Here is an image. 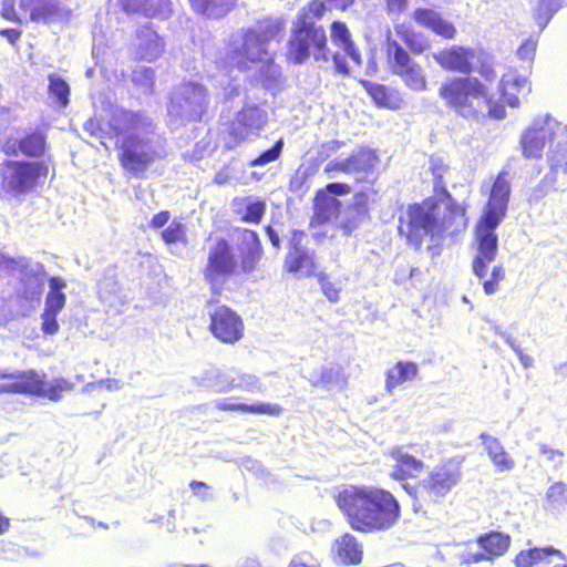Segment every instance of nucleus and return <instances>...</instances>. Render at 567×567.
Listing matches in <instances>:
<instances>
[{"label":"nucleus","mask_w":567,"mask_h":567,"mask_svg":"<svg viewBox=\"0 0 567 567\" xmlns=\"http://www.w3.org/2000/svg\"><path fill=\"white\" fill-rule=\"evenodd\" d=\"M390 456L395 462L391 477L398 481H404L408 477H414L422 472L424 463L411 455L408 446H395L391 450Z\"/></svg>","instance_id":"bb28decb"},{"label":"nucleus","mask_w":567,"mask_h":567,"mask_svg":"<svg viewBox=\"0 0 567 567\" xmlns=\"http://www.w3.org/2000/svg\"><path fill=\"white\" fill-rule=\"evenodd\" d=\"M97 293L101 302L109 309L107 311L121 312V307L126 300L113 270H106L99 280Z\"/></svg>","instance_id":"a878e982"},{"label":"nucleus","mask_w":567,"mask_h":567,"mask_svg":"<svg viewBox=\"0 0 567 567\" xmlns=\"http://www.w3.org/2000/svg\"><path fill=\"white\" fill-rule=\"evenodd\" d=\"M45 145L44 136L41 133H32L19 141L20 151L28 156H39L43 153Z\"/></svg>","instance_id":"603ef678"},{"label":"nucleus","mask_w":567,"mask_h":567,"mask_svg":"<svg viewBox=\"0 0 567 567\" xmlns=\"http://www.w3.org/2000/svg\"><path fill=\"white\" fill-rule=\"evenodd\" d=\"M331 39L333 44L341 49L344 54L336 52L332 54V61L336 72L348 75L349 66L346 55L355 64L361 65V55L351 40V34L347 25L340 21H336L331 25Z\"/></svg>","instance_id":"6ab92c4d"},{"label":"nucleus","mask_w":567,"mask_h":567,"mask_svg":"<svg viewBox=\"0 0 567 567\" xmlns=\"http://www.w3.org/2000/svg\"><path fill=\"white\" fill-rule=\"evenodd\" d=\"M306 237L303 231H291L284 262V268L297 278L310 277L316 270L315 251L302 245Z\"/></svg>","instance_id":"dca6fc26"},{"label":"nucleus","mask_w":567,"mask_h":567,"mask_svg":"<svg viewBox=\"0 0 567 567\" xmlns=\"http://www.w3.org/2000/svg\"><path fill=\"white\" fill-rule=\"evenodd\" d=\"M537 41L533 38L527 39L517 50L519 59L532 61L536 52Z\"/></svg>","instance_id":"338daca9"},{"label":"nucleus","mask_w":567,"mask_h":567,"mask_svg":"<svg viewBox=\"0 0 567 567\" xmlns=\"http://www.w3.org/2000/svg\"><path fill=\"white\" fill-rule=\"evenodd\" d=\"M478 48L452 45L433 54V59L444 70L467 76L474 71V59Z\"/></svg>","instance_id":"412c9836"},{"label":"nucleus","mask_w":567,"mask_h":567,"mask_svg":"<svg viewBox=\"0 0 567 567\" xmlns=\"http://www.w3.org/2000/svg\"><path fill=\"white\" fill-rule=\"evenodd\" d=\"M194 10L208 18H221L234 6V0H190Z\"/></svg>","instance_id":"37998d69"},{"label":"nucleus","mask_w":567,"mask_h":567,"mask_svg":"<svg viewBox=\"0 0 567 567\" xmlns=\"http://www.w3.org/2000/svg\"><path fill=\"white\" fill-rule=\"evenodd\" d=\"M155 71L150 66H138L132 73V82L144 93H152Z\"/></svg>","instance_id":"864d4df0"},{"label":"nucleus","mask_w":567,"mask_h":567,"mask_svg":"<svg viewBox=\"0 0 567 567\" xmlns=\"http://www.w3.org/2000/svg\"><path fill=\"white\" fill-rule=\"evenodd\" d=\"M20 287L18 295L30 303V307L34 302H39L45 284V270L44 267L39 262H30L25 259V264L22 265L19 270Z\"/></svg>","instance_id":"4be33fe9"},{"label":"nucleus","mask_w":567,"mask_h":567,"mask_svg":"<svg viewBox=\"0 0 567 567\" xmlns=\"http://www.w3.org/2000/svg\"><path fill=\"white\" fill-rule=\"evenodd\" d=\"M413 20L444 39L455 38L456 29L453 23L442 18L439 12L432 9H416L413 12Z\"/></svg>","instance_id":"c756f323"},{"label":"nucleus","mask_w":567,"mask_h":567,"mask_svg":"<svg viewBox=\"0 0 567 567\" xmlns=\"http://www.w3.org/2000/svg\"><path fill=\"white\" fill-rule=\"evenodd\" d=\"M109 126L116 135L123 168L134 176H141L156 159L167 155L166 138L142 113L115 107Z\"/></svg>","instance_id":"f257e3e1"},{"label":"nucleus","mask_w":567,"mask_h":567,"mask_svg":"<svg viewBox=\"0 0 567 567\" xmlns=\"http://www.w3.org/2000/svg\"><path fill=\"white\" fill-rule=\"evenodd\" d=\"M505 278V269L501 265H496L492 268L491 276L484 279H480L483 286V290L487 296L494 295L498 291L499 282Z\"/></svg>","instance_id":"13d9d810"},{"label":"nucleus","mask_w":567,"mask_h":567,"mask_svg":"<svg viewBox=\"0 0 567 567\" xmlns=\"http://www.w3.org/2000/svg\"><path fill=\"white\" fill-rule=\"evenodd\" d=\"M164 49L163 39L150 24H145L136 30L131 44V54L136 60L153 62L163 54Z\"/></svg>","instance_id":"5701e85b"},{"label":"nucleus","mask_w":567,"mask_h":567,"mask_svg":"<svg viewBox=\"0 0 567 567\" xmlns=\"http://www.w3.org/2000/svg\"><path fill=\"white\" fill-rule=\"evenodd\" d=\"M413 20L444 39L455 38L456 29L453 23L442 18L439 12L432 9H416L413 12Z\"/></svg>","instance_id":"c85d7f7f"},{"label":"nucleus","mask_w":567,"mask_h":567,"mask_svg":"<svg viewBox=\"0 0 567 567\" xmlns=\"http://www.w3.org/2000/svg\"><path fill=\"white\" fill-rule=\"evenodd\" d=\"M461 477L460 463L449 460L434 466L419 482V489L424 499L437 503L460 483Z\"/></svg>","instance_id":"9d476101"},{"label":"nucleus","mask_w":567,"mask_h":567,"mask_svg":"<svg viewBox=\"0 0 567 567\" xmlns=\"http://www.w3.org/2000/svg\"><path fill=\"white\" fill-rule=\"evenodd\" d=\"M474 62H476L474 70H476L486 82L492 83L496 80L497 74L494 70L493 56L488 52L478 48Z\"/></svg>","instance_id":"09e8293b"},{"label":"nucleus","mask_w":567,"mask_h":567,"mask_svg":"<svg viewBox=\"0 0 567 567\" xmlns=\"http://www.w3.org/2000/svg\"><path fill=\"white\" fill-rule=\"evenodd\" d=\"M550 555L560 556L561 553L553 547L522 550L516 555L514 564L516 567H533Z\"/></svg>","instance_id":"c03bdc74"},{"label":"nucleus","mask_w":567,"mask_h":567,"mask_svg":"<svg viewBox=\"0 0 567 567\" xmlns=\"http://www.w3.org/2000/svg\"><path fill=\"white\" fill-rule=\"evenodd\" d=\"M385 4L389 17L394 21L406 9L408 0H385Z\"/></svg>","instance_id":"69168bd1"},{"label":"nucleus","mask_w":567,"mask_h":567,"mask_svg":"<svg viewBox=\"0 0 567 567\" xmlns=\"http://www.w3.org/2000/svg\"><path fill=\"white\" fill-rule=\"evenodd\" d=\"M419 367L414 362H398L393 368L386 372L385 390L392 393L395 388L416 379Z\"/></svg>","instance_id":"58836bf2"},{"label":"nucleus","mask_w":567,"mask_h":567,"mask_svg":"<svg viewBox=\"0 0 567 567\" xmlns=\"http://www.w3.org/2000/svg\"><path fill=\"white\" fill-rule=\"evenodd\" d=\"M127 12L141 13L148 18L165 20L171 16L169 0H122Z\"/></svg>","instance_id":"2f4dec72"},{"label":"nucleus","mask_w":567,"mask_h":567,"mask_svg":"<svg viewBox=\"0 0 567 567\" xmlns=\"http://www.w3.org/2000/svg\"><path fill=\"white\" fill-rule=\"evenodd\" d=\"M284 29L280 19H267L255 28L234 34L216 61L224 69L246 70L249 63H261L275 76L279 73L274 64L270 42L277 40Z\"/></svg>","instance_id":"20e7f679"},{"label":"nucleus","mask_w":567,"mask_h":567,"mask_svg":"<svg viewBox=\"0 0 567 567\" xmlns=\"http://www.w3.org/2000/svg\"><path fill=\"white\" fill-rule=\"evenodd\" d=\"M65 281L59 277L49 279V292L45 298L44 310L59 315L65 306L66 297L63 293Z\"/></svg>","instance_id":"a19ab883"},{"label":"nucleus","mask_w":567,"mask_h":567,"mask_svg":"<svg viewBox=\"0 0 567 567\" xmlns=\"http://www.w3.org/2000/svg\"><path fill=\"white\" fill-rule=\"evenodd\" d=\"M235 213L246 223L258 224L266 212L265 202L249 198L235 202Z\"/></svg>","instance_id":"79ce46f5"},{"label":"nucleus","mask_w":567,"mask_h":567,"mask_svg":"<svg viewBox=\"0 0 567 567\" xmlns=\"http://www.w3.org/2000/svg\"><path fill=\"white\" fill-rule=\"evenodd\" d=\"M234 390L260 393L264 389L258 377L234 371Z\"/></svg>","instance_id":"5fc2aeb1"},{"label":"nucleus","mask_w":567,"mask_h":567,"mask_svg":"<svg viewBox=\"0 0 567 567\" xmlns=\"http://www.w3.org/2000/svg\"><path fill=\"white\" fill-rule=\"evenodd\" d=\"M44 377V374L41 375L33 370L23 372L19 375L11 374L9 378L13 381L9 383H1L0 393H28L44 396L51 401H59L62 398L63 392H70L73 390V384L63 378L45 382Z\"/></svg>","instance_id":"6e6552de"},{"label":"nucleus","mask_w":567,"mask_h":567,"mask_svg":"<svg viewBox=\"0 0 567 567\" xmlns=\"http://www.w3.org/2000/svg\"><path fill=\"white\" fill-rule=\"evenodd\" d=\"M209 93L199 82H183L171 92L167 105L168 124L178 128L187 123L197 122L209 105Z\"/></svg>","instance_id":"423d86ee"},{"label":"nucleus","mask_w":567,"mask_h":567,"mask_svg":"<svg viewBox=\"0 0 567 567\" xmlns=\"http://www.w3.org/2000/svg\"><path fill=\"white\" fill-rule=\"evenodd\" d=\"M56 317H58L56 313H51L45 310L41 315V319H42L41 327H42V331L45 334H55L59 331V323L56 321Z\"/></svg>","instance_id":"e2e57ef3"},{"label":"nucleus","mask_w":567,"mask_h":567,"mask_svg":"<svg viewBox=\"0 0 567 567\" xmlns=\"http://www.w3.org/2000/svg\"><path fill=\"white\" fill-rule=\"evenodd\" d=\"M498 89L504 102L512 107H517L519 105L517 93L527 94L530 92V85L527 78L513 71L503 75Z\"/></svg>","instance_id":"7c9ffc66"},{"label":"nucleus","mask_w":567,"mask_h":567,"mask_svg":"<svg viewBox=\"0 0 567 567\" xmlns=\"http://www.w3.org/2000/svg\"><path fill=\"white\" fill-rule=\"evenodd\" d=\"M509 194V182L506 178V173L502 172L493 184L488 203L481 218L489 217L501 223L506 215Z\"/></svg>","instance_id":"393cba45"},{"label":"nucleus","mask_w":567,"mask_h":567,"mask_svg":"<svg viewBox=\"0 0 567 567\" xmlns=\"http://www.w3.org/2000/svg\"><path fill=\"white\" fill-rule=\"evenodd\" d=\"M324 12V4L321 1L315 0L309 3L307 8H303L299 16L307 14L311 21L320 19Z\"/></svg>","instance_id":"774afa93"},{"label":"nucleus","mask_w":567,"mask_h":567,"mask_svg":"<svg viewBox=\"0 0 567 567\" xmlns=\"http://www.w3.org/2000/svg\"><path fill=\"white\" fill-rule=\"evenodd\" d=\"M533 10L536 23L540 30H544L548 24L554 13L558 10V4L555 0H528Z\"/></svg>","instance_id":"49530a36"},{"label":"nucleus","mask_w":567,"mask_h":567,"mask_svg":"<svg viewBox=\"0 0 567 567\" xmlns=\"http://www.w3.org/2000/svg\"><path fill=\"white\" fill-rule=\"evenodd\" d=\"M48 167L38 162H9L3 173L4 187L14 194H23L33 188L39 177L45 176Z\"/></svg>","instance_id":"ddd939ff"},{"label":"nucleus","mask_w":567,"mask_h":567,"mask_svg":"<svg viewBox=\"0 0 567 567\" xmlns=\"http://www.w3.org/2000/svg\"><path fill=\"white\" fill-rule=\"evenodd\" d=\"M341 203L339 199L323 192H319L315 199V215L312 223L322 225L329 221L338 224Z\"/></svg>","instance_id":"473e14b6"},{"label":"nucleus","mask_w":567,"mask_h":567,"mask_svg":"<svg viewBox=\"0 0 567 567\" xmlns=\"http://www.w3.org/2000/svg\"><path fill=\"white\" fill-rule=\"evenodd\" d=\"M14 4V0H3L1 16L7 20L14 21L18 23L27 22V20L24 19V13L22 11L18 13L16 11Z\"/></svg>","instance_id":"052dcab7"},{"label":"nucleus","mask_w":567,"mask_h":567,"mask_svg":"<svg viewBox=\"0 0 567 567\" xmlns=\"http://www.w3.org/2000/svg\"><path fill=\"white\" fill-rule=\"evenodd\" d=\"M395 33L413 54H422L431 48V42L424 34L404 24L395 25Z\"/></svg>","instance_id":"ea45409f"},{"label":"nucleus","mask_w":567,"mask_h":567,"mask_svg":"<svg viewBox=\"0 0 567 567\" xmlns=\"http://www.w3.org/2000/svg\"><path fill=\"white\" fill-rule=\"evenodd\" d=\"M267 122L268 113L265 109L246 103L231 123L230 135L238 142L257 137Z\"/></svg>","instance_id":"f3484780"},{"label":"nucleus","mask_w":567,"mask_h":567,"mask_svg":"<svg viewBox=\"0 0 567 567\" xmlns=\"http://www.w3.org/2000/svg\"><path fill=\"white\" fill-rule=\"evenodd\" d=\"M240 267L246 274L251 272L261 258L262 248L256 231L244 229L239 235Z\"/></svg>","instance_id":"cd10ccee"},{"label":"nucleus","mask_w":567,"mask_h":567,"mask_svg":"<svg viewBox=\"0 0 567 567\" xmlns=\"http://www.w3.org/2000/svg\"><path fill=\"white\" fill-rule=\"evenodd\" d=\"M284 147L282 138L278 140L272 147L262 152L259 156L251 159L248 165L250 167L265 166L268 163L275 162L279 158Z\"/></svg>","instance_id":"bf43d9fd"},{"label":"nucleus","mask_w":567,"mask_h":567,"mask_svg":"<svg viewBox=\"0 0 567 567\" xmlns=\"http://www.w3.org/2000/svg\"><path fill=\"white\" fill-rule=\"evenodd\" d=\"M501 223L496 219L481 218L475 228L476 255L472 261V270L475 277L484 279L487 275V266L496 258L498 250V237L495 229Z\"/></svg>","instance_id":"9b49d317"},{"label":"nucleus","mask_w":567,"mask_h":567,"mask_svg":"<svg viewBox=\"0 0 567 567\" xmlns=\"http://www.w3.org/2000/svg\"><path fill=\"white\" fill-rule=\"evenodd\" d=\"M440 97L465 118L484 116L487 109V87L475 76H457L441 84Z\"/></svg>","instance_id":"39448f33"},{"label":"nucleus","mask_w":567,"mask_h":567,"mask_svg":"<svg viewBox=\"0 0 567 567\" xmlns=\"http://www.w3.org/2000/svg\"><path fill=\"white\" fill-rule=\"evenodd\" d=\"M539 452L546 457V461L553 463L555 467L563 464L564 453L561 451L551 449L546 444H540Z\"/></svg>","instance_id":"0e129e2a"},{"label":"nucleus","mask_w":567,"mask_h":567,"mask_svg":"<svg viewBox=\"0 0 567 567\" xmlns=\"http://www.w3.org/2000/svg\"><path fill=\"white\" fill-rule=\"evenodd\" d=\"M478 547L487 554L488 561L502 557L507 553L511 546V536L501 532H491L481 535L477 538Z\"/></svg>","instance_id":"f704fd0d"},{"label":"nucleus","mask_w":567,"mask_h":567,"mask_svg":"<svg viewBox=\"0 0 567 567\" xmlns=\"http://www.w3.org/2000/svg\"><path fill=\"white\" fill-rule=\"evenodd\" d=\"M481 440L493 465L498 472H509L515 467V461L508 455L498 439L482 433Z\"/></svg>","instance_id":"72a5a7b5"},{"label":"nucleus","mask_w":567,"mask_h":567,"mask_svg":"<svg viewBox=\"0 0 567 567\" xmlns=\"http://www.w3.org/2000/svg\"><path fill=\"white\" fill-rule=\"evenodd\" d=\"M312 386H321L326 390H342L347 385V378L339 367L321 368L319 373H312L309 378Z\"/></svg>","instance_id":"4c0bfd02"},{"label":"nucleus","mask_w":567,"mask_h":567,"mask_svg":"<svg viewBox=\"0 0 567 567\" xmlns=\"http://www.w3.org/2000/svg\"><path fill=\"white\" fill-rule=\"evenodd\" d=\"M369 197L365 193H357L349 205L340 207L337 226L344 234H351L368 217Z\"/></svg>","instance_id":"b1692460"},{"label":"nucleus","mask_w":567,"mask_h":567,"mask_svg":"<svg viewBox=\"0 0 567 567\" xmlns=\"http://www.w3.org/2000/svg\"><path fill=\"white\" fill-rule=\"evenodd\" d=\"M378 156L374 151L369 148H360L353 152L347 158H336L330 161L324 172L330 175L331 178L336 177L333 173H343L351 176L355 182H364L372 175L374 167L378 163Z\"/></svg>","instance_id":"f8f14e48"},{"label":"nucleus","mask_w":567,"mask_h":567,"mask_svg":"<svg viewBox=\"0 0 567 567\" xmlns=\"http://www.w3.org/2000/svg\"><path fill=\"white\" fill-rule=\"evenodd\" d=\"M558 128L559 123L550 115L536 117L522 135L523 155L526 158L542 157L546 142L555 136Z\"/></svg>","instance_id":"4468645a"},{"label":"nucleus","mask_w":567,"mask_h":567,"mask_svg":"<svg viewBox=\"0 0 567 567\" xmlns=\"http://www.w3.org/2000/svg\"><path fill=\"white\" fill-rule=\"evenodd\" d=\"M236 268L237 259L230 245L225 239L217 240L208 251L204 270L205 279L215 287L226 277L231 276Z\"/></svg>","instance_id":"2eb2a0df"},{"label":"nucleus","mask_w":567,"mask_h":567,"mask_svg":"<svg viewBox=\"0 0 567 567\" xmlns=\"http://www.w3.org/2000/svg\"><path fill=\"white\" fill-rule=\"evenodd\" d=\"M203 381L205 385L217 392H229L234 390V371L224 372L218 369H209L205 371Z\"/></svg>","instance_id":"a18cd8bd"},{"label":"nucleus","mask_w":567,"mask_h":567,"mask_svg":"<svg viewBox=\"0 0 567 567\" xmlns=\"http://www.w3.org/2000/svg\"><path fill=\"white\" fill-rule=\"evenodd\" d=\"M20 11L27 21L50 24L70 14L61 0H21Z\"/></svg>","instance_id":"aec40b11"},{"label":"nucleus","mask_w":567,"mask_h":567,"mask_svg":"<svg viewBox=\"0 0 567 567\" xmlns=\"http://www.w3.org/2000/svg\"><path fill=\"white\" fill-rule=\"evenodd\" d=\"M368 93L379 106L398 109L400 99L394 91H390L385 85L370 83Z\"/></svg>","instance_id":"de8ad7c7"},{"label":"nucleus","mask_w":567,"mask_h":567,"mask_svg":"<svg viewBox=\"0 0 567 567\" xmlns=\"http://www.w3.org/2000/svg\"><path fill=\"white\" fill-rule=\"evenodd\" d=\"M546 502L548 507L554 511L567 506V484L557 482L550 485L546 493Z\"/></svg>","instance_id":"8fccbe9b"},{"label":"nucleus","mask_w":567,"mask_h":567,"mask_svg":"<svg viewBox=\"0 0 567 567\" xmlns=\"http://www.w3.org/2000/svg\"><path fill=\"white\" fill-rule=\"evenodd\" d=\"M209 330L220 342L234 344L244 336V322L234 310L219 306L210 312Z\"/></svg>","instance_id":"a211bd4d"},{"label":"nucleus","mask_w":567,"mask_h":567,"mask_svg":"<svg viewBox=\"0 0 567 567\" xmlns=\"http://www.w3.org/2000/svg\"><path fill=\"white\" fill-rule=\"evenodd\" d=\"M466 226L464 208L445 193L441 200L429 198L410 205L399 217L398 230L409 245L419 249L426 236L436 241L443 235L453 236L465 230Z\"/></svg>","instance_id":"f03ea898"},{"label":"nucleus","mask_w":567,"mask_h":567,"mask_svg":"<svg viewBox=\"0 0 567 567\" xmlns=\"http://www.w3.org/2000/svg\"><path fill=\"white\" fill-rule=\"evenodd\" d=\"M385 52L391 72L401 78L403 83L415 92L426 90V76L423 68L416 63L409 52L388 31Z\"/></svg>","instance_id":"1a4fd4ad"},{"label":"nucleus","mask_w":567,"mask_h":567,"mask_svg":"<svg viewBox=\"0 0 567 567\" xmlns=\"http://www.w3.org/2000/svg\"><path fill=\"white\" fill-rule=\"evenodd\" d=\"M162 237L168 245H187L186 227L178 220H173L168 227L163 230Z\"/></svg>","instance_id":"6e6d98bb"},{"label":"nucleus","mask_w":567,"mask_h":567,"mask_svg":"<svg viewBox=\"0 0 567 567\" xmlns=\"http://www.w3.org/2000/svg\"><path fill=\"white\" fill-rule=\"evenodd\" d=\"M215 406L220 411H239L243 413L254 414H268L278 416L282 413V408L279 404L272 403H257V404H245L234 403L230 399H219L215 402Z\"/></svg>","instance_id":"e433bc0d"},{"label":"nucleus","mask_w":567,"mask_h":567,"mask_svg":"<svg viewBox=\"0 0 567 567\" xmlns=\"http://www.w3.org/2000/svg\"><path fill=\"white\" fill-rule=\"evenodd\" d=\"M49 93L62 107L69 104L70 86L62 78L55 74L49 75Z\"/></svg>","instance_id":"3c124183"},{"label":"nucleus","mask_w":567,"mask_h":567,"mask_svg":"<svg viewBox=\"0 0 567 567\" xmlns=\"http://www.w3.org/2000/svg\"><path fill=\"white\" fill-rule=\"evenodd\" d=\"M558 172L549 167V172L544 176L539 184L533 189L530 199L538 202L550 190L555 189Z\"/></svg>","instance_id":"4d7b16f0"},{"label":"nucleus","mask_w":567,"mask_h":567,"mask_svg":"<svg viewBox=\"0 0 567 567\" xmlns=\"http://www.w3.org/2000/svg\"><path fill=\"white\" fill-rule=\"evenodd\" d=\"M337 504L351 528L361 533L386 532L401 516L393 494L374 486H349L339 493Z\"/></svg>","instance_id":"7ed1b4c3"},{"label":"nucleus","mask_w":567,"mask_h":567,"mask_svg":"<svg viewBox=\"0 0 567 567\" xmlns=\"http://www.w3.org/2000/svg\"><path fill=\"white\" fill-rule=\"evenodd\" d=\"M24 257L11 258L0 251V271L13 274L25 264Z\"/></svg>","instance_id":"680f3d73"},{"label":"nucleus","mask_w":567,"mask_h":567,"mask_svg":"<svg viewBox=\"0 0 567 567\" xmlns=\"http://www.w3.org/2000/svg\"><path fill=\"white\" fill-rule=\"evenodd\" d=\"M332 549L344 565H357L362 560V545L349 533L336 539Z\"/></svg>","instance_id":"c9c22d12"},{"label":"nucleus","mask_w":567,"mask_h":567,"mask_svg":"<svg viewBox=\"0 0 567 567\" xmlns=\"http://www.w3.org/2000/svg\"><path fill=\"white\" fill-rule=\"evenodd\" d=\"M311 54L316 61H329L326 31L307 14L298 16L288 41L287 58L295 64H302Z\"/></svg>","instance_id":"0eeeda50"}]
</instances>
